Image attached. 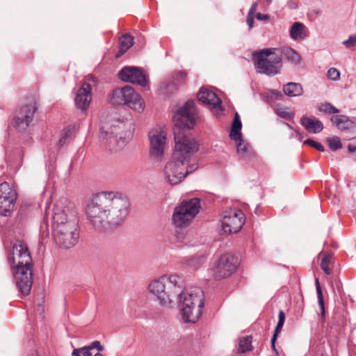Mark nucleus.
Returning a JSON list of instances; mask_svg holds the SVG:
<instances>
[{"mask_svg": "<svg viewBox=\"0 0 356 356\" xmlns=\"http://www.w3.org/2000/svg\"><path fill=\"white\" fill-rule=\"evenodd\" d=\"M134 44V38L129 34H124L120 38V52L125 53Z\"/></svg>", "mask_w": 356, "mask_h": 356, "instance_id": "nucleus-33", "label": "nucleus"}, {"mask_svg": "<svg viewBox=\"0 0 356 356\" xmlns=\"http://www.w3.org/2000/svg\"><path fill=\"white\" fill-rule=\"evenodd\" d=\"M332 259V254H326L321 260V267L326 275H330L332 273V269L329 266L331 264Z\"/></svg>", "mask_w": 356, "mask_h": 356, "instance_id": "nucleus-35", "label": "nucleus"}, {"mask_svg": "<svg viewBox=\"0 0 356 356\" xmlns=\"http://www.w3.org/2000/svg\"><path fill=\"white\" fill-rule=\"evenodd\" d=\"M197 110L193 100L187 101L174 113L175 127L173 128L175 150L173 156L176 159L189 161L191 156L197 152L199 145L190 134L196 122Z\"/></svg>", "mask_w": 356, "mask_h": 356, "instance_id": "nucleus-2", "label": "nucleus"}, {"mask_svg": "<svg viewBox=\"0 0 356 356\" xmlns=\"http://www.w3.org/2000/svg\"><path fill=\"white\" fill-rule=\"evenodd\" d=\"M82 352L80 348L74 349L72 353V356H81Z\"/></svg>", "mask_w": 356, "mask_h": 356, "instance_id": "nucleus-48", "label": "nucleus"}, {"mask_svg": "<svg viewBox=\"0 0 356 356\" xmlns=\"http://www.w3.org/2000/svg\"><path fill=\"white\" fill-rule=\"evenodd\" d=\"M239 261L237 257L232 254H224L217 259L211 270L213 277L221 280L229 277L237 269Z\"/></svg>", "mask_w": 356, "mask_h": 356, "instance_id": "nucleus-13", "label": "nucleus"}, {"mask_svg": "<svg viewBox=\"0 0 356 356\" xmlns=\"http://www.w3.org/2000/svg\"><path fill=\"white\" fill-rule=\"evenodd\" d=\"M319 111L321 112L328 113V114H334V113H339V110L335 106H334L330 103H325L321 104L319 106Z\"/></svg>", "mask_w": 356, "mask_h": 356, "instance_id": "nucleus-38", "label": "nucleus"}, {"mask_svg": "<svg viewBox=\"0 0 356 356\" xmlns=\"http://www.w3.org/2000/svg\"><path fill=\"white\" fill-rule=\"evenodd\" d=\"M119 78L124 82H129L145 86L147 84V79L144 72L137 67L126 66L119 72Z\"/></svg>", "mask_w": 356, "mask_h": 356, "instance_id": "nucleus-19", "label": "nucleus"}, {"mask_svg": "<svg viewBox=\"0 0 356 356\" xmlns=\"http://www.w3.org/2000/svg\"><path fill=\"white\" fill-rule=\"evenodd\" d=\"M8 261L19 293L26 296L30 293L32 284V259L27 246L17 241L8 254Z\"/></svg>", "mask_w": 356, "mask_h": 356, "instance_id": "nucleus-3", "label": "nucleus"}, {"mask_svg": "<svg viewBox=\"0 0 356 356\" xmlns=\"http://www.w3.org/2000/svg\"><path fill=\"white\" fill-rule=\"evenodd\" d=\"M179 294L175 299L181 308L183 318L186 322L195 323L202 314L204 307V293L199 287H193L184 290L183 282L180 284Z\"/></svg>", "mask_w": 356, "mask_h": 356, "instance_id": "nucleus-4", "label": "nucleus"}, {"mask_svg": "<svg viewBox=\"0 0 356 356\" xmlns=\"http://www.w3.org/2000/svg\"><path fill=\"white\" fill-rule=\"evenodd\" d=\"M283 92L289 97H297L302 94L303 89L301 84L290 82L284 86Z\"/></svg>", "mask_w": 356, "mask_h": 356, "instance_id": "nucleus-28", "label": "nucleus"}, {"mask_svg": "<svg viewBox=\"0 0 356 356\" xmlns=\"http://www.w3.org/2000/svg\"><path fill=\"white\" fill-rule=\"evenodd\" d=\"M166 136V131L161 127L154 128L149 132V154L150 158L155 161H161L163 157Z\"/></svg>", "mask_w": 356, "mask_h": 356, "instance_id": "nucleus-14", "label": "nucleus"}, {"mask_svg": "<svg viewBox=\"0 0 356 356\" xmlns=\"http://www.w3.org/2000/svg\"><path fill=\"white\" fill-rule=\"evenodd\" d=\"M111 102L113 104L127 105L138 113L144 110V102L130 86L113 90Z\"/></svg>", "mask_w": 356, "mask_h": 356, "instance_id": "nucleus-10", "label": "nucleus"}, {"mask_svg": "<svg viewBox=\"0 0 356 356\" xmlns=\"http://www.w3.org/2000/svg\"><path fill=\"white\" fill-rule=\"evenodd\" d=\"M252 349V346L251 336H247L239 339L237 347L238 353H245L246 352L251 351Z\"/></svg>", "mask_w": 356, "mask_h": 356, "instance_id": "nucleus-32", "label": "nucleus"}, {"mask_svg": "<svg viewBox=\"0 0 356 356\" xmlns=\"http://www.w3.org/2000/svg\"><path fill=\"white\" fill-rule=\"evenodd\" d=\"M305 145H308L320 152H324V147L318 142H316L312 139H307L304 141Z\"/></svg>", "mask_w": 356, "mask_h": 356, "instance_id": "nucleus-40", "label": "nucleus"}, {"mask_svg": "<svg viewBox=\"0 0 356 356\" xmlns=\"http://www.w3.org/2000/svg\"><path fill=\"white\" fill-rule=\"evenodd\" d=\"M332 124L348 140L356 138V118L346 115H336L330 118Z\"/></svg>", "mask_w": 356, "mask_h": 356, "instance_id": "nucleus-16", "label": "nucleus"}, {"mask_svg": "<svg viewBox=\"0 0 356 356\" xmlns=\"http://www.w3.org/2000/svg\"><path fill=\"white\" fill-rule=\"evenodd\" d=\"M76 213L71 202L66 198H60L56 202L51 213V229L65 225L69 220H77Z\"/></svg>", "mask_w": 356, "mask_h": 356, "instance_id": "nucleus-11", "label": "nucleus"}, {"mask_svg": "<svg viewBox=\"0 0 356 356\" xmlns=\"http://www.w3.org/2000/svg\"><path fill=\"white\" fill-rule=\"evenodd\" d=\"M254 67L257 72L267 75H275L278 73L280 58L276 52V48L264 49L253 54Z\"/></svg>", "mask_w": 356, "mask_h": 356, "instance_id": "nucleus-9", "label": "nucleus"}, {"mask_svg": "<svg viewBox=\"0 0 356 356\" xmlns=\"http://www.w3.org/2000/svg\"><path fill=\"white\" fill-rule=\"evenodd\" d=\"M247 24L248 25L249 29H252L254 24V16L248 15L247 16Z\"/></svg>", "mask_w": 356, "mask_h": 356, "instance_id": "nucleus-45", "label": "nucleus"}, {"mask_svg": "<svg viewBox=\"0 0 356 356\" xmlns=\"http://www.w3.org/2000/svg\"><path fill=\"white\" fill-rule=\"evenodd\" d=\"M56 243L61 248L68 249L76 244L79 237L78 221L69 220L65 225L52 230Z\"/></svg>", "mask_w": 356, "mask_h": 356, "instance_id": "nucleus-12", "label": "nucleus"}, {"mask_svg": "<svg viewBox=\"0 0 356 356\" xmlns=\"http://www.w3.org/2000/svg\"><path fill=\"white\" fill-rule=\"evenodd\" d=\"M256 18L258 20L263 21V20H267L269 18V17L268 15L258 13L256 14Z\"/></svg>", "mask_w": 356, "mask_h": 356, "instance_id": "nucleus-46", "label": "nucleus"}, {"mask_svg": "<svg viewBox=\"0 0 356 356\" xmlns=\"http://www.w3.org/2000/svg\"><path fill=\"white\" fill-rule=\"evenodd\" d=\"M257 7V3H252V5L251 6V7H250V8L249 10L248 15L254 16V13L256 11Z\"/></svg>", "mask_w": 356, "mask_h": 356, "instance_id": "nucleus-47", "label": "nucleus"}, {"mask_svg": "<svg viewBox=\"0 0 356 356\" xmlns=\"http://www.w3.org/2000/svg\"><path fill=\"white\" fill-rule=\"evenodd\" d=\"M300 123L307 131L313 134H318L323 129L322 122L314 118L303 116L300 120Z\"/></svg>", "mask_w": 356, "mask_h": 356, "instance_id": "nucleus-23", "label": "nucleus"}, {"mask_svg": "<svg viewBox=\"0 0 356 356\" xmlns=\"http://www.w3.org/2000/svg\"><path fill=\"white\" fill-rule=\"evenodd\" d=\"M49 212L46 210L45 216L40 223V234L41 236L42 241H44L49 236Z\"/></svg>", "mask_w": 356, "mask_h": 356, "instance_id": "nucleus-34", "label": "nucleus"}, {"mask_svg": "<svg viewBox=\"0 0 356 356\" xmlns=\"http://www.w3.org/2000/svg\"><path fill=\"white\" fill-rule=\"evenodd\" d=\"M38 311L42 312L44 311V307L42 305H39L38 308Z\"/></svg>", "mask_w": 356, "mask_h": 356, "instance_id": "nucleus-51", "label": "nucleus"}, {"mask_svg": "<svg viewBox=\"0 0 356 356\" xmlns=\"http://www.w3.org/2000/svg\"><path fill=\"white\" fill-rule=\"evenodd\" d=\"M75 134V126L70 125L65 128L61 134V137L59 140L58 145L62 147L69 140H72Z\"/></svg>", "mask_w": 356, "mask_h": 356, "instance_id": "nucleus-30", "label": "nucleus"}, {"mask_svg": "<svg viewBox=\"0 0 356 356\" xmlns=\"http://www.w3.org/2000/svg\"><path fill=\"white\" fill-rule=\"evenodd\" d=\"M80 350L82 352L83 356H92V350L88 347V346L80 348Z\"/></svg>", "mask_w": 356, "mask_h": 356, "instance_id": "nucleus-43", "label": "nucleus"}, {"mask_svg": "<svg viewBox=\"0 0 356 356\" xmlns=\"http://www.w3.org/2000/svg\"><path fill=\"white\" fill-rule=\"evenodd\" d=\"M131 120H118L115 121L110 129L101 128V138L106 148L111 151H118L128 143L134 130Z\"/></svg>", "mask_w": 356, "mask_h": 356, "instance_id": "nucleus-5", "label": "nucleus"}, {"mask_svg": "<svg viewBox=\"0 0 356 356\" xmlns=\"http://www.w3.org/2000/svg\"><path fill=\"white\" fill-rule=\"evenodd\" d=\"M17 193L7 182L0 184V215L6 216L13 209Z\"/></svg>", "mask_w": 356, "mask_h": 356, "instance_id": "nucleus-18", "label": "nucleus"}, {"mask_svg": "<svg viewBox=\"0 0 356 356\" xmlns=\"http://www.w3.org/2000/svg\"><path fill=\"white\" fill-rule=\"evenodd\" d=\"M245 223V216L241 210L231 209L223 213L222 229L226 234L237 233Z\"/></svg>", "mask_w": 356, "mask_h": 356, "instance_id": "nucleus-15", "label": "nucleus"}, {"mask_svg": "<svg viewBox=\"0 0 356 356\" xmlns=\"http://www.w3.org/2000/svg\"><path fill=\"white\" fill-rule=\"evenodd\" d=\"M200 202L198 198H192L188 200H184L175 208L172 215V222L177 229V240L178 242H183L184 234L180 233L178 229L188 226L199 213Z\"/></svg>", "mask_w": 356, "mask_h": 356, "instance_id": "nucleus-7", "label": "nucleus"}, {"mask_svg": "<svg viewBox=\"0 0 356 356\" xmlns=\"http://www.w3.org/2000/svg\"><path fill=\"white\" fill-rule=\"evenodd\" d=\"M273 93L275 96H277V97H282V94L280 92H278V91H274Z\"/></svg>", "mask_w": 356, "mask_h": 356, "instance_id": "nucleus-50", "label": "nucleus"}, {"mask_svg": "<svg viewBox=\"0 0 356 356\" xmlns=\"http://www.w3.org/2000/svg\"><path fill=\"white\" fill-rule=\"evenodd\" d=\"M329 147L332 151H336L342 147L341 139L338 136H332L327 139Z\"/></svg>", "mask_w": 356, "mask_h": 356, "instance_id": "nucleus-36", "label": "nucleus"}, {"mask_svg": "<svg viewBox=\"0 0 356 356\" xmlns=\"http://www.w3.org/2000/svg\"><path fill=\"white\" fill-rule=\"evenodd\" d=\"M327 78L332 81H337L340 79V72L334 67H331L327 72Z\"/></svg>", "mask_w": 356, "mask_h": 356, "instance_id": "nucleus-39", "label": "nucleus"}, {"mask_svg": "<svg viewBox=\"0 0 356 356\" xmlns=\"http://www.w3.org/2000/svg\"><path fill=\"white\" fill-rule=\"evenodd\" d=\"M276 52L280 58V63L282 62V58L295 64L298 63L300 60V55L291 47H282L281 48H276Z\"/></svg>", "mask_w": 356, "mask_h": 356, "instance_id": "nucleus-24", "label": "nucleus"}, {"mask_svg": "<svg viewBox=\"0 0 356 356\" xmlns=\"http://www.w3.org/2000/svg\"><path fill=\"white\" fill-rule=\"evenodd\" d=\"M315 284L316 288L317 298L318 301L321 309V321L323 322L325 320V303L323 296V292L320 286V283L318 278H316Z\"/></svg>", "mask_w": 356, "mask_h": 356, "instance_id": "nucleus-31", "label": "nucleus"}, {"mask_svg": "<svg viewBox=\"0 0 356 356\" xmlns=\"http://www.w3.org/2000/svg\"><path fill=\"white\" fill-rule=\"evenodd\" d=\"M275 113L279 117L286 120H291L294 116V114L290 111V109L286 107H277Z\"/></svg>", "mask_w": 356, "mask_h": 356, "instance_id": "nucleus-37", "label": "nucleus"}, {"mask_svg": "<svg viewBox=\"0 0 356 356\" xmlns=\"http://www.w3.org/2000/svg\"><path fill=\"white\" fill-rule=\"evenodd\" d=\"M287 6L289 9L294 10L298 8V5L296 0H289L287 1Z\"/></svg>", "mask_w": 356, "mask_h": 356, "instance_id": "nucleus-44", "label": "nucleus"}, {"mask_svg": "<svg viewBox=\"0 0 356 356\" xmlns=\"http://www.w3.org/2000/svg\"><path fill=\"white\" fill-rule=\"evenodd\" d=\"M197 164L189 165V161L184 159H176L168 161L163 170L165 180L171 185L180 183L188 174L195 171Z\"/></svg>", "mask_w": 356, "mask_h": 356, "instance_id": "nucleus-8", "label": "nucleus"}, {"mask_svg": "<svg viewBox=\"0 0 356 356\" xmlns=\"http://www.w3.org/2000/svg\"><path fill=\"white\" fill-rule=\"evenodd\" d=\"M36 109L37 108L35 103H31L20 107V108L16 112L13 118V127L19 131L26 130L31 122Z\"/></svg>", "mask_w": 356, "mask_h": 356, "instance_id": "nucleus-17", "label": "nucleus"}, {"mask_svg": "<svg viewBox=\"0 0 356 356\" xmlns=\"http://www.w3.org/2000/svg\"><path fill=\"white\" fill-rule=\"evenodd\" d=\"M127 197L118 192H102L93 197L86 214L95 229L102 231L120 225L129 213Z\"/></svg>", "mask_w": 356, "mask_h": 356, "instance_id": "nucleus-1", "label": "nucleus"}, {"mask_svg": "<svg viewBox=\"0 0 356 356\" xmlns=\"http://www.w3.org/2000/svg\"><path fill=\"white\" fill-rule=\"evenodd\" d=\"M186 78V74L183 72H178L172 77H170L165 80L161 86V90L165 94H172L175 92L179 86L184 82Z\"/></svg>", "mask_w": 356, "mask_h": 356, "instance_id": "nucleus-22", "label": "nucleus"}, {"mask_svg": "<svg viewBox=\"0 0 356 356\" xmlns=\"http://www.w3.org/2000/svg\"><path fill=\"white\" fill-rule=\"evenodd\" d=\"M267 2L270 3L272 0H266Z\"/></svg>", "mask_w": 356, "mask_h": 356, "instance_id": "nucleus-52", "label": "nucleus"}, {"mask_svg": "<svg viewBox=\"0 0 356 356\" xmlns=\"http://www.w3.org/2000/svg\"><path fill=\"white\" fill-rule=\"evenodd\" d=\"M182 279L177 275H163L150 282L149 292L155 296L161 306H170L175 296L179 294Z\"/></svg>", "mask_w": 356, "mask_h": 356, "instance_id": "nucleus-6", "label": "nucleus"}, {"mask_svg": "<svg viewBox=\"0 0 356 356\" xmlns=\"http://www.w3.org/2000/svg\"><path fill=\"white\" fill-rule=\"evenodd\" d=\"M234 140L236 142V152L238 156L245 159H249L253 154L251 146L245 143L242 137Z\"/></svg>", "mask_w": 356, "mask_h": 356, "instance_id": "nucleus-26", "label": "nucleus"}, {"mask_svg": "<svg viewBox=\"0 0 356 356\" xmlns=\"http://www.w3.org/2000/svg\"><path fill=\"white\" fill-rule=\"evenodd\" d=\"M289 35L294 40H302L307 37V29L301 22H294L290 29Z\"/></svg>", "mask_w": 356, "mask_h": 356, "instance_id": "nucleus-25", "label": "nucleus"}, {"mask_svg": "<svg viewBox=\"0 0 356 356\" xmlns=\"http://www.w3.org/2000/svg\"><path fill=\"white\" fill-rule=\"evenodd\" d=\"M286 125H287L289 127L291 128V127L289 125V124L286 123Z\"/></svg>", "mask_w": 356, "mask_h": 356, "instance_id": "nucleus-53", "label": "nucleus"}, {"mask_svg": "<svg viewBox=\"0 0 356 356\" xmlns=\"http://www.w3.org/2000/svg\"><path fill=\"white\" fill-rule=\"evenodd\" d=\"M242 123L238 113H236L232 124L229 137L232 140L240 139L242 136L241 134Z\"/></svg>", "mask_w": 356, "mask_h": 356, "instance_id": "nucleus-27", "label": "nucleus"}, {"mask_svg": "<svg viewBox=\"0 0 356 356\" xmlns=\"http://www.w3.org/2000/svg\"><path fill=\"white\" fill-rule=\"evenodd\" d=\"M284 321H285V314H284V312L281 310L279 312L278 322H277V326L275 327V330L274 331L273 337L271 339L272 348L275 352H276V353H277V351L275 348V341H276V339H277V337L279 333L281 332V330L283 327Z\"/></svg>", "mask_w": 356, "mask_h": 356, "instance_id": "nucleus-29", "label": "nucleus"}, {"mask_svg": "<svg viewBox=\"0 0 356 356\" xmlns=\"http://www.w3.org/2000/svg\"><path fill=\"white\" fill-rule=\"evenodd\" d=\"M347 48H352L356 44V35H351L348 38L343 42Z\"/></svg>", "mask_w": 356, "mask_h": 356, "instance_id": "nucleus-41", "label": "nucleus"}, {"mask_svg": "<svg viewBox=\"0 0 356 356\" xmlns=\"http://www.w3.org/2000/svg\"><path fill=\"white\" fill-rule=\"evenodd\" d=\"M197 98L202 104H207L212 108H221L222 102L220 98L213 90L206 87L201 88L197 94Z\"/></svg>", "mask_w": 356, "mask_h": 356, "instance_id": "nucleus-21", "label": "nucleus"}, {"mask_svg": "<svg viewBox=\"0 0 356 356\" xmlns=\"http://www.w3.org/2000/svg\"><path fill=\"white\" fill-rule=\"evenodd\" d=\"M348 150L349 152H356V147L349 145L348 146Z\"/></svg>", "mask_w": 356, "mask_h": 356, "instance_id": "nucleus-49", "label": "nucleus"}, {"mask_svg": "<svg viewBox=\"0 0 356 356\" xmlns=\"http://www.w3.org/2000/svg\"><path fill=\"white\" fill-rule=\"evenodd\" d=\"M88 347L92 350L94 348L98 350L99 351H102L104 348L103 346L101 345L100 342L99 341H93L92 343H91Z\"/></svg>", "mask_w": 356, "mask_h": 356, "instance_id": "nucleus-42", "label": "nucleus"}, {"mask_svg": "<svg viewBox=\"0 0 356 356\" xmlns=\"http://www.w3.org/2000/svg\"><path fill=\"white\" fill-rule=\"evenodd\" d=\"M92 87L88 83H83L77 90L74 98L76 107L81 111H86L92 100Z\"/></svg>", "mask_w": 356, "mask_h": 356, "instance_id": "nucleus-20", "label": "nucleus"}]
</instances>
